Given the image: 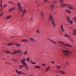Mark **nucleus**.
I'll use <instances>...</instances> for the list:
<instances>
[{"mask_svg": "<svg viewBox=\"0 0 76 76\" xmlns=\"http://www.w3.org/2000/svg\"><path fill=\"white\" fill-rule=\"evenodd\" d=\"M64 37H69V35L66 34V33H65L64 35Z\"/></svg>", "mask_w": 76, "mask_h": 76, "instance_id": "obj_21", "label": "nucleus"}, {"mask_svg": "<svg viewBox=\"0 0 76 76\" xmlns=\"http://www.w3.org/2000/svg\"><path fill=\"white\" fill-rule=\"evenodd\" d=\"M49 19L50 20H53V16L51 15H50L49 16Z\"/></svg>", "mask_w": 76, "mask_h": 76, "instance_id": "obj_14", "label": "nucleus"}, {"mask_svg": "<svg viewBox=\"0 0 76 76\" xmlns=\"http://www.w3.org/2000/svg\"><path fill=\"white\" fill-rule=\"evenodd\" d=\"M58 72H59V73H61V74H65V72L63 71H59Z\"/></svg>", "mask_w": 76, "mask_h": 76, "instance_id": "obj_18", "label": "nucleus"}, {"mask_svg": "<svg viewBox=\"0 0 76 76\" xmlns=\"http://www.w3.org/2000/svg\"><path fill=\"white\" fill-rule=\"evenodd\" d=\"M61 6L62 7H65L66 6H67V4H64V3H60V4Z\"/></svg>", "mask_w": 76, "mask_h": 76, "instance_id": "obj_6", "label": "nucleus"}, {"mask_svg": "<svg viewBox=\"0 0 76 76\" xmlns=\"http://www.w3.org/2000/svg\"><path fill=\"white\" fill-rule=\"evenodd\" d=\"M27 61H29V58H27Z\"/></svg>", "mask_w": 76, "mask_h": 76, "instance_id": "obj_43", "label": "nucleus"}, {"mask_svg": "<svg viewBox=\"0 0 76 76\" xmlns=\"http://www.w3.org/2000/svg\"><path fill=\"white\" fill-rule=\"evenodd\" d=\"M69 21V22L71 24H72V23H73V21H72V20H70Z\"/></svg>", "mask_w": 76, "mask_h": 76, "instance_id": "obj_34", "label": "nucleus"}, {"mask_svg": "<svg viewBox=\"0 0 76 76\" xmlns=\"http://www.w3.org/2000/svg\"><path fill=\"white\" fill-rule=\"evenodd\" d=\"M66 11L67 12H68L69 13V14L71 13V12H70V11L69 10H66Z\"/></svg>", "mask_w": 76, "mask_h": 76, "instance_id": "obj_25", "label": "nucleus"}, {"mask_svg": "<svg viewBox=\"0 0 76 76\" xmlns=\"http://www.w3.org/2000/svg\"><path fill=\"white\" fill-rule=\"evenodd\" d=\"M25 61H26V59L25 58H23L22 60H20L21 63L24 65V66H25L26 69H28V66H27V65H26V64L25 62Z\"/></svg>", "mask_w": 76, "mask_h": 76, "instance_id": "obj_1", "label": "nucleus"}, {"mask_svg": "<svg viewBox=\"0 0 76 76\" xmlns=\"http://www.w3.org/2000/svg\"><path fill=\"white\" fill-rule=\"evenodd\" d=\"M63 1H64V0H61L59 1V2L60 3H63Z\"/></svg>", "mask_w": 76, "mask_h": 76, "instance_id": "obj_32", "label": "nucleus"}, {"mask_svg": "<svg viewBox=\"0 0 76 76\" xmlns=\"http://www.w3.org/2000/svg\"><path fill=\"white\" fill-rule=\"evenodd\" d=\"M50 69V67H47L46 69V72H48L49 71V70Z\"/></svg>", "mask_w": 76, "mask_h": 76, "instance_id": "obj_13", "label": "nucleus"}, {"mask_svg": "<svg viewBox=\"0 0 76 76\" xmlns=\"http://www.w3.org/2000/svg\"><path fill=\"white\" fill-rule=\"evenodd\" d=\"M56 76H59L58 75H57Z\"/></svg>", "mask_w": 76, "mask_h": 76, "instance_id": "obj_59", "label": "nucleus"}, {"mask_svg": "<svg viewBox=\"0 0 76 76\" xmlns=\"http://www.w3.org/2000/svg\"><path fill=\"white\" fill-rule=\"evenodd\" d=\"M53 26H54V27L56 26V24H54V25H53Z\"/></svg>", "mask_w": 76, "mask_h": 76, "instance_id": "obj_51", "label": "nucleus"}, {"mask_svg": "<svg viewBox=\"0 0 76 76\" xmlns=\"http://www.w3.org/2000/svg\"><path fill=\"white\" fill-rule=\"evenodd\" d=\"M11 11H12V10H11V9H10L9 12H11Z\"/></svg>", "mask_w": 76, "mask_h": 76, "instance_id": "obj_44", "label": "nucleus"}, {"mask_svg": "<svg viewBox=\"0 0 76 76\" xmlns=\"http://www.w3.org/2000/svg\"><path fill=\"white\" fill-rule=\"evenodd\" d=\"M21 41L24 42H27L28 41V40H27V39H22L21 40Z\"/></svg>", "mask_w": 76, "mask_h": 76, "instance_id": "obj_8", "label": "nucleus"}, {"mask_svg": "<svg viewBox=\"0 0 76 76\" xmlns=\"http://www.w3.org/2000/svg\"><path fill=\"white\" fill-rule=\"evenodd\" d=\"M19 66L20 67V69H22L23 67L24 66L23 65H19Z\"/></svg>", "mask_w": 76, "mask_h": 76, "instance_id": "obj_30", "label": "nucleus"}, {"mask_svg": "<svg viewBox=\"0 0 76 76\" xmlns=\"http://www.w3.org/2000/svg\"><path fill=\"white\" fill-rule=\"evenodd\" d=\"M14 45V44L13 43H12L11 42L8 43L7 44V45L8 46H11V45Z\"/></svg>", "mask_w": 76, "mask_h": 76, "instance_id": "obj_10", "label": "nucleus"}, {"mask_svg": "<svg viewBox=\"0 0 76 76\" xmlns=\"http://www.w3.org/2000/svg\"><path fill=\"white\" fill-rule=\"evenodd\" d=\"M18 10L20 12H22V8L20 6H19L18 7Z\"/></svg>", "mask_w": 76, "mask_h": 76, "instance_id": "obj_7", "label": "nucleus"}, {"mask_svg": "<svg viewBox=\"0 0 76 76\" xmlns=\"http://www.w3.org/2000/svg\"><path fill=\"white\" fill-rule=\"evenodd\" d=\"M33 19V18H31V20H32Z\"/></svg>", "mask_w": 76, "mask_h": 76, "instance_id": "obj_56", "label": "nucleus"}, {"mask_svg": "<svg viewBox=\"0 0 76 76\" xmlns=\"http://www.w3.org/2000/svg\"><path fill=\"white\" fill-rule=\"evenodd\" d=\"M37 33H39V30H37Z\"/></svg>", "mask_w": 76, "mask_h": 76, "instance_id": "obj_48", "label": "nucleus"}, {"mask_svg": "<svg viewBox=\"0 0 76 76\" xmlns=\"http://www.w3.org/2000/svg\"><path fill=\"white\" fill-rule=\"evenodd\" d=\"M7 5L5 4L4 6V7H7Z\"/></svg>", "mask_w": 76, "mask_h": 76, "instance_id": "obj_49", "label": "nucleus"}, {"mask_svg": "<svg viewBox=\"0 0 76 76\" xmlns=\"http://www.w3.org/2000/svg\"><path fill=\"white\" fill-rule=\"evenodd\" d=\"M15 45H16L18 47H19V46H20V44H18V43H15Z\"/></svg>", "mask_w": 76, "mask_h": 76, "instance_id": "obj_26", "label": "nucleus"}, {"mask_svg": "<svg viewBox=\"0 0 76 76\" xmlns=\"http://www.w3.org/2000/svg\"><path fill=\"white\" fill-rule=\"evenodd\" d=\"M41 65L43 66H45L46 65L45 64H41Z\"/></svg>", "mask_w": 76, "mask_h": 76, "instance_id": "obj_35", "label": "nucleus"}, {"mask_svg": "<svg viewBox=\"0 0 76 76\" xmlns=\"http://www.w3.org/2000/svg\"><path fill=\"white\" fill-rule=\"evenodd\" d=\"M56 67L57 68H59V69H60V67H61V66H57Z\"/></svg>", "mask_w": 76, "mask_h": 76, "instance_id": "obj_37", "label": "nucleus"}, {"mask_svg": "<svg viewBox=\"0 0 76 76\" xmlns=\"http://www.w3.org/2000/svg\"><path fill=\"white\" fill-rule=\"evenodd\" d=\"M58 69H59V68H58V69H57V70H58Z\"/></svg>", "mask_w": 76, "mask_h": 76, "instance_id": "obj_60", "label": "nucleus"}, {"mask_svg": "<svg viewBox=\"0 0 76 76\" xmlns=\"http://www.w3.org/2000/svg\"><path fill=\"white\" fill-rule=\"evenodd\" d=\"M3 14L1 13L0 14V16H3Z\"/></svg>", "mask_w": 76, "mask_h": 76, "instance_id": "obj_41", "label": "nucleus"}, {"mask_svg": "<svg viewBox=\"0 0 76 76\" xmlns=\"http://www.w3.org/2000/svg\"><path fill=\"white\" fill-rule=\"evenodd\" d=\"M64 28L63 27V25H62L61 26V29H62V31H63L64 32Z\"/></svg>", "mask_w": 76, "mask_h": 76, "instance_id": "obj_15", "label": "nucleus"}, {"mask_svg": "<svg viewBox=\"0 0 76 76\" xmlns=\"http://www.w3.org/2000/svg\"><path fill=\"white\" fill-rule=\"evenodd\" d=\"M1 3H2V0H1Z\"/></svg>", "mask_w": 76, "mask_h": 76, "instance_id": "obj_53", "label": "nucleus"}, {"mask_svg": "<svg viewBox=\"0 0 76 76\" xmlns=\"http://www.w3.org/2000/svg\"><path fill=\"white\" fill-rule=\"evenodd\" d=\"M10 17H11V15H9L7 17V18H6V19H10Z\"/></svg>", "mask_w": 76, "mask_h": 76, "instance_id": "obj_22", "label": "nucleus"}, {"mask_svg": "<svg viewBox=\"0 0 76 76\" xmlns=\"http://www.w3.org/2000/svg\"><path fill=\"white\" fill-rule=\"evenodd\" d=\"M51 63L52 64H54V61H52V62H51Z\"/></svg>", "mask_w": 76, "mask_h": 76, "instance_id": "obj_42", "label": "nucleus"}, {"mask_svg": "<svg viewBox=\"0 0 76 76\" xmlns=\"http://www.w3.org/2000/svg\"><path fill=\"white\" fill-rule=\"evenodd\" d=\"M44 2L45 3H48V0H45Z\"/></svg>", "mask_w": 76, "mask_h": 76, "instance_id": "obj_31", "label": "nucleus"}, {"mask_svg": "<svg viewBox=\"0 0 76 76\" xmlns=\"http://www.w3.org/2000/svg\"><path fill=\"white\" fill-rule=\"evenodd\" d=\"M34 67L36 68H40L41 67V66H37V65L35 66Z\"/></svg>", "mask_w": 76, "mask_h": 76, "instance_id": "obj_24", "label": "nucleus"}, {"mask_svg": "<svg viewBox=\"0 0 76 76\" xmlns=\"http://www.w3.org/2000/svg\"><path fill=\"white\" fill-rule=\"evenodd\" d=\"M15 36H13V37H11V38H15Z\"/></svg>", "mask_w": 76, "mask_h": 76, "instance_id": "obj_52", "label": "nucleus"}, {"mask_svg": "<svg viewBox=\"0 0 76 76\" xmlns=\"http://www.w3.org/2000/svg\"><path fill=\"white\" fill-rule=\"evenodd\" d=\"M16 72L17 73H18V74H19V75H22V74H23V75H25V73L21 71H19V70H16Z\"/></svg>", "mask_w": 76, "mask_h": 76, "instance_id": "obj_3", "label": "nucleus"}, {"mask_svg": "<svg viewBox=\"0 0 76 76\" xmlns=\"http://www.w3.org/2000/svg\"><path fill=\"white\" fill-rule=\"evenodd\" d=\"M62 51L64 52V54L66 56H69V55L67 53H70V54H71V52L69 51L68 50H62Z\"/></svg>", "mask_w": 76, "mask_h": 76, "instance_id": "obj_2", "label": "nucleus"}, {"mask_svg": "<svg viewBox=\"0 0 76 76\" xmlns=\"http://www.w3.org/2000/svg\"><path fill=\"white\" fill-rule=\"evenodd\" d=\"M31 63L32 64H36V62H34L32 61H31Z\"/></svg>", "mask_w": 76, "mask_h": 76, "instance_id": "obj_29", "label": "nucleus"}, {"mask_svg": "<svg viewBox=\"0 0 76 76\" xmlns=\"http://www.w3.org/2000/svg\"><path fill=\"white\" fill-rule=\"evenodd\" d=\"M66 19L68 23H69V21L70 20V17H66Z\"/></svg>", "mask_w": 76, "mask_h": 76, "instance_id": "obj_9", "label": "nucleus"}, {"mask_svg": "<svg viewBox=\"0 0 76 76\" xmlns=\"http://www.w3.org/2000/svg\"><path fill=\"white\" fill-rule=\"evenodd\" d=\"M59 43H60L61 44H64V42H61V41H59Z\"/></svg>", "mask_w": 76, "mask_h": 76, "instance_id": "obj_28", "label": "nucleus"}, {"mask_svg": "<svg viewBox=\"0 0 76 76\" xmlns=\"http://www.w3.org/2000/svg\"><path fill=\"white\" fill-rule=\"evenodd\" d=\"M19 51L20 53H22V51L21 50H19Z\"/></svg>", "mask_w": 76, "mask_h": 76, "instance_id": "obj_47", "label": "nucleus"}, {"mask_svg": "<svg viewBox=\"0 0 76 76\" xmlns=\"http://www.w3.org/2000/svg\"><path fill=\"white\" fill-rule=\"evenodd\" d=\"M11 9L12 10H14V9H15V8H12Z\"/></svg>", "mask_w": 76, "mask_h": 76, "instance_id": "obj_46", "label": "nucleus"}, {"mask_svg": "<svg viewBox=\"0 0 76 76\" xmlns=\"http://www.w3.org/2000/svg\"><path fill=\"white\" fill-rule=\"evenodd\" d=\"M1 6H2V3H1Z\"/></svg>", "mask_w": 76, "mask_h": 76, "instance_id": "obj_57", "label": "nucleus"}, {"mask_svg": "<svg viewBox=\"0 0 76 76\" xmlns=\"http://www.w3.org/2000/svg\"><path fill=\"white\" fill-rule=\"evenodd\" d=\"M73 20L75 21V22H76V18L75 17L73 18Z\"/></svg>", "mask_w": 76, "mask_h": 76, "instance_id": "obj_33", "label": "nucleus"}, {"mask_svg": "<svg viewBox=\"0 0 76 76\" xmlns=\"http://www.w3.org/2000/svg\"><path fill=\"white\" fill-rule=\"evenodd\" d=\"M26 10H23V11L22 12L23 14V15H24V14H25L26 13Z\"/></svg>", "mask_w": 76, "mask_h": 76, "instance_id": "obj_17", "label": "nucleus"}, {"mask_svg": "<svg viewBox=\"0 0 76 76\" xmlns=\"http://www.w3.org/2000/svg\"><path fill=\"white\" fill-rule=\"evenodd\" d=\"M50 41H51V42H52V41H53V40H52L51 39H49Z\"/></svg>", "mask_w": 76, "mask_h": 76, "instance_id": "obj_50", "label": "nucleus"}, {"mask_svg": "<svg viewBox=\"0 0 76 76\" xmlns=\"http://www.w3.org/2000/svg\"><path fill=\"white\" fill-rule=\"evenodd\" d=\"M30 39V40H31L32 41H35L36 40L34 39L33 38H29Z\"/></svg>", "mask_w": 76, "mask_h": 76, "instance_id": "obj_16", "label": "nucleus"}, {"mask_svg": "<svg viewBox=\"0 0 76 76\" xmlns=\"http://www.w3.org/2000/svg\"><path fill=\"white\" fill-rule=\"evenodd\" d=\"M28 53V51H26L24 52V54H27V53Z\"/></svg>", "mask_w": 76, "mask_h": 76, "instance_id": "obj_40", "label": "nucleus"}, {"mask_svg": "<svg viewBox=\"0 0 76 76\" xmlns=\"http://www.w3.org/2000/svg\"><path fill=\"white\" fill-rule=\"evenodd\" d=\"M69 37H68L67 38H69Z\"/></svg>", "mask_w": 76, "mask_h": 76, "instance_id": "obj_61", "label": "nucleus"}, {"mask_svg": "<svg viewBox=\"0 0 76 76\" xmlns=\"http://www.w3.org/2000/svg\"><path fill=\"white\" fill-rule=\"evenodd\" d=\"M52 42H53V43H54V44H56V42H55L54 41H52Z\"/></svg>", "mask_w": 76, "mask_h": 76, "instance_id": "obj_45", "label": "nucleus"}, {"mask_svg": "<svg viewBox=\"0 0 76 76\" xmlns=\"http://www.w3.org/2000/svg\"><path fill=\"white\" fill-rule=\"evenodd\" d=\"M40 14L41 15L42 17H43V16H44L43 15L44 14V13L43 12L41 11V12Z\"/></svg>", "mask_w": 76, "mask_h": 76, "instance_id": "obj_23", "label": "nucleus"}, {"mask_svg": "<svg viewBox=\"0 0 76 76\" xmlns=\"http://www.w3.org/2000/svg\"><path fill=\"white\" fill-rule=\"evenodd\" d=\"M64 46H66V47H72L69 44H64Z\"/></svg>", "mask_w": 76, "mask_h": 76, "instance_id": "obj_12", "label": "nucleus"}, {"mask_svg": "<svg viewBox=\"0 0 76 76\" xmlns=\"http://www.w3.org/2000/svg\"><path fill=\"white\" fill-rule=\"evenodd\" d=\"M13 61H15V62H16V61H17L15 59H13Z\"/></svg>", "mask_w": 76, "mask_h": 76, "instance_id": "obj_39", "label": "nucleus"}, {"mask_svg": "<svg viewBox=\"0 0 76 76\" xmlns=\"http://www.w3.org/2000/svg\"><path fill=\"white\" fill-rule=\"evenodd\" d=\"M4 52L6 54H10L11 53V52L9 50H5Z\"/></svg>", "mask_w": 76, "mask_h": 76, "instance_id": "obj_11", "label": "nucleus"}, {"mask_svg": "<svg viewBox=\"0 0 76 76\" xmlns=\"http://www.w3.org/2000/svg\"><path fill=\"white\" fill-rule=\"evenodd\" d=\"M17 5H18V7H19V6H20L21 4H20V3H17Z\"/></svg>", "mask_w": 76, "mask_h": 76, "instance_id": "obj_27", "label": "nucleus"}, {"mask_svg": "<svg viewBox=\"0 0 76 76\" xmlns=\"http://www.w3.org/2000/svg\"><path fill=\"white\" fill-rule=\"evenodd\" d=\"M51 7V10H53V8H54V5H53L50 6Z\"/></svg>", "mask_w": 76, "mask_h": 76, "instance_id": "obj_20", "label": "nucleus"}, {"mask_svg": "<svg viewBox=\"0 0 76 76\" xmlns=\"http://www.w3.org/2000/svg\"><path fill=\"white\" fill-rule=\"evenodd\" d=\"M1 9H2V5H1Z\"/></svg>", "mask_w": 76, "mask_h": 76, "instance_id": "obj_55", "label": "nucleus"}, {"mask_svg": "<svg viewBox=\"0 0 76 76\" xmlns=\"http://www.w3.org/2000/svg\"><path fill=\"white\" fill-rule=\"evenodd\" d=\"M73 35H76V29H75L74 30V32H73Z\"/></svg>", "mask_w": 76, "mask_h": 76, "instance_id": "obj_19", "label": "nucleus"}, {"mask_svg": "<svg viewBox=\"0 0 76 76\" xmlns=\"http://www.w3.org/2000/svg\"><path fill=\"white\" fill-rule=\"evenodd\" d=\"M52 23L53 25H54V24H55V23L54 22V21H52Z\"/></svg>", "mask_w": 76, "mask_h": 76, "instance_id": "obj_36", "label": "nucleus"}, {"mask_svg": "<svg viewBox=\"0 0 76 76\" xmlns=\"http://www.w3.org/2000/svg\"><path fill=\"white\" fill-rule=\"evenodd\" d=\"M18 53H19V50H14L13 51L12 53V54H17Z\"/></svg>", "mask_w": 76, "mask_h": 76, "instance_id": "obj_5", "label": "nucleus"}, {"mask_svg": "<svg viewBox=\"0 0 76 76\" xmlns=\"http://www.w3.org/2000/svg\"><path fill=\"white\" fill-rule=\"evenodd\" d=\"M67 64H69V62H67V63H66Z\"/></svg>", "mask_w": 76, "mask_h": 76, "instance_id": "obj_54", "label": "nucleus"}, {"mask_svg": "<svg viewBox=\"0 0 76 76\" xmlns=\"http://www.w3.org/2000/svg\"><path fill=\"white\" fill-rule=\"evenodd\" d=\"M8 64L10 65V63H8Z\"/></svg>", "mask_w": 76, "mask_h": 76, "instance_id": "obj_58", "label": "nucleus"}, {"mask_svg": "<svg viewBox=\"0 0 76 76\" xmlns=\"http://www.w3.org/2000/svg\"><path fill=\"white\" fill-rule=\"evenodd\" d=\"M53 3H55V4H57V2H56L55 1H53Z\"/></svg>", "mask_w": 76, "mask_h": 76, "instance_id": "obj_38", "label": "nucleus"}, {"mask_svg": "<svg viewBox=\"0 0 76 76\" xmlns=\"http://www.w3.org/2000/svg\"><path fill=\"white\" fill-rule=\"evenodd\" d=\"M67 7L69 10H73V9H74V8L72 7V6H71L70 4L68 5L67 6Z\"/></svg>", "mask_w": 76, "mask_h": 76, "instance_id": "obj_4", "label": "nucleus"}]
</instances>
